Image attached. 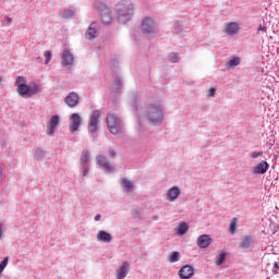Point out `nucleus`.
<instances>
[{"label": "nucleus", "instance_id": "10", "mask_svg": "<svg viewBox=\"0 0 279 279\" xmlns=\"http://www.w3.org/2000/svg\"><path fill=\"white\" fill-rule=\"evenodd\" d=\"M73 62H75L73 53H71V50L64 49L62 52V65L71 69V66H73Z\"/></svg>", "mask_w": 279, "mask_h": 279}, {"label": "nucleus", "instance_id": "11", "mask_svg": "<svg viewBox=\"0 0 279 279\" xmlns=\"http://www.w3.org/2000/svg\"><path fill=\"white\" fill-rule=\"evenodd\" d=\"M195 275V268L191 265H185L179 270V277L181 279H191Z\"/></svg>", "mask_w": 279, "mask_h": 279}, {"label": "nucleus", "instance_id": "6", "mask_svg": "<svg viewBox=\"0 0 279 279\" xmlns=\"http://www.w3.org/2000/svg\"><path fill=\"white\" fill-rule=\"evenodd\" d=\"M101 117L100 110H94L88 119L87 130L89 134H97L99 132V119Z\"/></svg>", "mask_w": 279, "mask_h": 279}, {"label": "nucleus", "instance_id": "31", "mask_svg": "<svg viewBox=\"0 0 279 279\" xmlns=\"http://www.w3.org/2000/svg\"><path fill=\"white\" fill-rule=\"evenodd\" d=\"M73 14H75V12H73V10L68 9L63 11V19H71V16H73Z\"/></svg>", "mask_w": 279, "mask_h": 279}, {"label": "nucleus", "instance_id": "20", "mask_svg": "<svg viewBox=\"0 0 279 279\" xmlns=\"http://www.w3.org/2000/svg\"><path fill=\"white\" fill-rule=\"evenodd\" d=\"M97 240L104 241V243H110V241H112V234H110L106 231H99L97 233Z\"/></svg>", "mask_w": 279, "mask_h": 279}, {"label": "nucleus", "instance_id": "2", "mask_svg": "<svg viewBox=\"0 0 279 279\" xmlns=\"http://www.w3.org/2000/svg\"><path fill=\"white\" fill-rule=\"evenodd\" d=\"M15 86H17L16 93L21 97H25L26 95L32 97V95H36V93H38V88H40L36 82H32L27 85V78L25 76H17L15 78Z\"/></svg>", "mask_w": 279, "mask_h": 279}, {"label": "nucleus", "instance_id": "17", "mask_svg": "<svg viewBox=\"0 0 279 279\" xmlns=\"http://www.w3.org/2000/svg\"><path fill=\"white\" fill-rule=\"evenodd\" d=\"M180 187L178 186H172L170 190L167 192V201L168 202H175L178 197H180Z\"/></svg>", "mask_w": 279, "mask_h": 279}, {"label": "nucleus", "instance_id": "25", "mask_svg": "<svg viewBox=\"0 0 279 279\" xmlns=\"http://www.w3.org/2000/svg\"><path fill=\"white\" fill-rule=\"evenodd\" d=\"M245 247L246 250H252L254 247V239L252 236L245 238Z\"/></svg>", "mask_w": 279, "mask_h": 279}, {"label": "nucleus", "instance_id": "39", "mask_svg": "<svg viewBox=\"0 0 279 279\" xmlns=\"http://www.w3.org/2000/svg\"><path fill=\"white\" fill-rule=\"evenodd\" d=\"M3 239V227L0 225V240Z\"/></svg>", "mask_w": 279, "mask_h": 279}, {"label": "nucleus", "instance_id": "18", "mask_svg": "<svg viewBox=\"0 0 279 279\" xmlns=\"http://www.w3.org/2000/svg\"><path fill=\"white\" fill-rule=\"evenodd\" d=\"M223 32L228 34V36H232L239 32V25L235 22L227 23L225 24Z\"/></svg>", "mask_w": 279, "mask_h": 279}, {"label": "nucleus", "instance_id": "1", "mask_svg": "<svg viewBox=\"0 0 279 279\" xmlns=\"http://www.w3.org/2000/svg\"><path fill=\"white\" fill-rule=\"evenodd\" d=\"M118 23L125 25V23L132 21L134 14V4L130 0H121L117 4Z\"/></svg>", "mask_w": 279, "mask_h": 279}, {"label": "nucleus", "instance_id": "32", "mask_svg": "<svg viewBox=\"0 0 279 279\" xmlns=\"http://www.w3.org/2000/svg\"><path fill=\"white\" fill-rule=\"evenodd\" d=\"M89 158H90V154L88 151H83L81 156L82 162H88Z\"/></svg>", "mask_w": 279, "mask_h": 279}, {"label": "nucleus", "instance_id": "3", "mask_svg": "<svg viewBox=\"0 0 279 279\" xmlns=\"http://www.w3.org/2000/svg\"><path fill=\"white\" fill-rule=\"evenodd\" d=\"M146 117L153 125H162V121H165V113H162V106L160 105V101L151 102L148 106Z\"/></svg>", "mask_w": 279, "mask_h": 279}, {"label": "nucleus", "instance_id": "38", "mask_svg": "<svg viewBox=\"0 0 279 279\" xmlns=\"http://www.w3.org/2000/svg\"><path fill=\"white\" fill-rule=\"evenodd\" d=\"M258 156H263V153H253L252 158H258Z\"/></svg>", "mask_w": 279, "mask_h": 279}, {"label": "nucleus", "instance_id": "30", "mask_svg": "<svg viewBox=\"0 0 279 279\" xmlns=\"http://www.w3.org/2000/svg\"><path fill=\"white\" fill-rule=\"evenodd\" d=\"M226 260V253H220L219 254V256H218V258H217V260H216V265H221V264H223V262Z\"/></svg>", "mask_w": 279, "mask_h": 279}, {"label": "nucleus", "instance_id": "43", "mask_svg": "<svg viewBox=\"0 0 279 279\" xmlns=\"http://www.w3.org/2000/svg\"><path fill=\"white\" fill-rule=\"evenodd\" d=\"M12 21V19H9L8 22L10 23Z\"/></svg>", "mask_w": 279, "mask_h": 279}, {"label": "nucleus", "instance_id": "40", "mask_svg": "<svg viewBox=\"0 0 279 279\" xmlns=\"http://www.w3.org/2000/svg\"><path fill=\"white\" fill-rule=\"evenodd\" d=\"M94 219H95V221H100L101 220V215H99V214L96 215Z\"/></svg>", "mask_w": 279, "mask_h": 279}, {"label": "nucleus", "instance_id": "26", "mask_svg": "<svg viewBox=\"0 0 279 279\" xmlns=\"http://www.w3.org/2000/svg\"><path fill=\"white\" fill-rule=\"evenodd\" d=\"M230 234H235L236 232V218H232L229 227Z\"/></svg>", "mask_w": 279, "mask_h": 279}, {"label": "nucleus", "instance_id": "15", "mask_svg": "<svg viewBox=\"0 0 279 279\" xmlns=\"http://www.w3.org/2000/svg\"><path fill=\"white\" fill-rule=\"evenodd\" d=\"M196 243L202 250H204L213 243V239L208 234H203L197 238Z\"/></svg>", "mask_w": 279, "mask_h": 279}, {"label": "nucleus", "instance_id": "12", "mask_svg": "<svg viewBox=\"0 0 279 279\" xmlns=\"http://www.w3.org/2000/svg\"><path fill=\"white\" fill-rule=\"evenodd\" d=\"M64 102L66 104V106H69V108H75V106H77V104H80V96L77 95V93L71 92L65 97Z\"/></svg>", "mask_w": 279, "mask_h": 279}, {"label": "nucleus", "instance_id": "28", "mask_svg": "<svg viewBox=\"0 0 279 279\" xmlns=\"http://www.w3.org/2000/svg\"><path fill=\"white\" fill-rule=\"evenodd\" d=\"M45 56V64H49V62H51V58L53 56V52H51V50L44 52Z\"/></svg>", "mask_w": 279, "mask_h": 279}, {"label": "nucleus", "instance_id": "16", "mask_svg": "<svg viewBox=\"0 0 279 279\" xmlns=\"http://www.w3.org/2000/svg\"><path fill=\"white\" fill-rule=\"evenodd\" d=\"M130 270V263L123 262L120 269L116 271L117 279H123L128 277V271Z\"/></svg>", "mask_w": 279, "mask_h": 279}, {"label": "nucleus", "instance_id": "22", "mask_svg": "<svg viewBox=\"0 0 279 279\" xmlns=\"http://www.w3.org/2000/svg\"><path fill=\"white\" fill-rule=\"evenodd\" d=\"M121 186L125 191V193H132V189H134V185L132 184V181H130L128 179L122 180Z\"/></svg>", "mask_w": 279, "mask_h": 279}, {"label": "nucleus", "instance_id": "34", "mask_svg": "<svg viewBox=\"0 0 279 279\" xmlns=\"http://www.w3.org/2000/svg\"><path fill=\"white\" fill-rule=\"evenodd\" d=\"M36 156H38L39 158H44L45 157V150L38 148L36 151H35Z\"/></svg>", "mask_w": 279, "mask_h": 279}, {"label": "nucleus", "instance_id": "8", "mask_svg": "<svg viewBox=\"0 0 279 279\" xmlns=\"http://www.w3.org/2000/svg\"><path fill=\"white\" fill-rule=\"evenodd\" d=\"M80 125H82V117H80V113H72L70 117V125L69 130L73 134L80 130Z\"/></svg>", "mask_w": 279, "mask_h": 279}, {"label": "nucleus", "instance_id": "7", "mask_svg": "<svg viewBox=\"0 0 279 279\" xmlns=\"http://www.w3.org/2000/svg\"><path fill=\"white\" fill-rule=\"evenodd\" d=\"M142 34H156V22L151 17H145L141 25Z\"/></svg>", "mask_w": 279, "mask_h": 279}, {"label": "nucleus", "instance_id": "4", "mask_svg": "<svg viewBox=\"0 0 279 279\" xmlns=\"http://www.w3.org/2000/svg\"><path fill=\"white\" fill-rule=\"evenodd\" d=\"M106 121L107 128L111 134H121V119H119V114L116 111L108 112Z\"/></svg>", "mask_w": 279, "mask_h": 279}, {"label": "nucleus", "instance_id": "36", "mask_svg": "<svg viewBox=\"0 0 279 279\" xmlns=\"http://www.w3.org/2000/svg\"><path fill=\"white\" fill-rule=\"evenodd\" d=\"M215 93H217V89H215V87H210L208 90V97H215Z\"/></svg>", "mask_w": 279, "mask_h": 279}, {"label": "nucleus", "instance_id": "41", "mask_svg": "<svg viewBox=\"0 0 279 279\" xmlns=\"http://www.w3.org/2000/svg\"><path fill=\"white\" fill-rule=\"evenodd\" d=\"M109 156H110V158H114L116 153H114L113 150H111V151L109 153Z\"/></svg>", "mask_w": 279, "mask_h": 279}, {"label": "nucleus", "instance_id": "21", "mask_svg": "<svg viewBox=\"0 0 279 279\" xmlns=\"http://www.w3.org/2000/svg\"><path fill=\"white\" fill-rule=\"evenodd\" d=\"M177 234L180 236L186 234L189 232V223L186 222H180L178 228L175 229Z\"/></svg>", "mask_w": 279, "mask_h": 279}, {"label": "nucleus", "instance_id": "14", "mask_svg": "<svg viewBox=\"0 0 279 279\" xmlns=\"http://www.w3.org/2000/svg\"><path fill=\"white\" fill-rule=\"evenodd\" d=\"M269 170V163L267 161H260L257 166L253 168V173L255 175H265V172Z\"/></svg>", "mask_w": 279, "mask_h": 279}, {"label": "nucleus", "instance_id": "33", "mask_svg": "<svg viewBox=\"0 0 279 279\" xmlns=\"http://www.w3.org/2000/svg\"><path fill=\"white\" fill-rule=\"evenodd\" d=\"M8 267V257H5L1 263H0V274L3 272V269Z\"/></svg>", "mask_w": 279, "mask_h": 279}, {"label": "nucleus", "instance_id": "19", "mask_svg": "<svg viewBox=\"0 0 279 279\" xmlns=\"http://www.w3.org/2000/svg\"><path fill=\"white\" fill-rule=\"evenodd\" d=\"M95 25H96V23L93 22L85 33V37L87 40H95V38H97L98 32H97V27H95Z\"/></svg>", "mask_w": 279, "mask_h": 279}, {"label": "nucleus", "instance_id": "29", "mask_svg": "<svg viewBox=\"0 0 279 279\" xmlns=\"http://www.w3.org/2000/svg\"><path fill=\"white\" fill-rule=\"evenodd\" d=\"M123 86V83L121 82V78H116L113 83L114 90H121Z\"/></svg>", "mask_w": 279, "mask_h": 279}, {"label": "nucleus", "instance_id": "24", "mask_svg": "<svg viewBox=\"0 0 279 279\" xmlns=\"http://www.w3.org/2000/svg\"><path fill=\"white\" fill-rule=\"evenodd\" d=\"M178 260H180V252H172L168 256V262L169 263H178Z\"/></svg>", "mask_w": 279, "mask_h": 279}, {"label": "nucleus", "instance_id": "27", "mask_svg": "<svg viewBox=\"0 0 279 279\" xmlns=\"http://www.w3.org/2000/svg\"><path fill=\"white\" fill-rule=\"evenodd\" d=\"M169 62L175 63L180 62V57L175 52H171L168 57Z\"/></svg>", "mask_w": 279, "mask_h": 279}, {"label": "nucleus", "instance_id": "9", "mask_svg": "<svg viewBox=\"0 0 279 279\" xmlns=\"http://www.w3.org/2000/svg\"><path fill=\"white\" fill-rule=\"evenodd\" d=\"M60 125V116L56 114L50 118V121L47 123V131L46 134L48 136H53L56 133V128Z\"/></svg>", "mask_w": 279, "mask_h": 279}, {"label": "nucleus", "instance_id": "23", "mask_svg": "<svg viewBox=\"0 0 279 279\" xmlns=\"http://www.w3.org/2000/svg\"><path fill=\"white\" fill-rule=\"evenodd\" d=\"M241 64V58L239 57H233L231 60H229L226 63L227 69H234V66H239Z\"/></svg>", "mask_w": 279, "mask_h": 279}, {"label": "nucleus", "instance_id": "35", "mask_svg": "<svg viewBox=\"0 0 279 279\" xmlns=\"http://www.w3.org/2000/svg\"><path fill=\"white\" fill-rule=\"evenodd\" d=\"M278 270H279V263L275 262L272 267V274H278Z\"/></svg>", "mask_w": 279, "mask_h": 279}, {"label": "nucleus", "instance_id": "5", "mask_svg": "<svg viewBox=\"0 0 279 279\" xmlns=\"http://www.w3.org/2000/svg\"><path fill=\"white\" fill-rule=\"evenodd\" d=\"M96 10L99 12L102 25H110L112 23V11L108 5L101 2L96 3Z\"/></svg>", "mask_w": 279, "mask_h": 279}, {"label": "nucleus", "instance_id": "37", "mask_svg": "<svg viewBox=\"0 0 279 279\" xmlns=\"http://www.w3.org/2000/svg\"><path fill=\"white\" fill-rule=\"evenodd\" d=\"M257 32H267V27L259 25V27L257 28Z\"/></svg>", "mask_w": 279, "mask_h": 279}, {"label": "nucleus", "instance_id": "13", "mask_svg": "<svg viewBox=\"0 0 279 279\" xmlns=\"http://www.w3.org/2000/svg\"><path fill=\"white\" fill-rule=\"evenodd\" d=\"M96 162L97 165H99V167H102L105 171H108L109 173H112V171H114V167H112L110 162H108V159L105 156L100 155L96 157Z\"/></svg>", "mask_w": 279, "mask_h": 279}, {"label": "nucleus", "instance_id": "42", "mask_svg": "<svg viewBox=\"0 0 279 279\" xmlns=\"http://www.w3.org/2000/svg\"><path fill=\"white\" fill-rule=\"evenodd\" d=\"M84 178H86V175H88V169H85L83 172Z\"/></svg>", "mask_w": 279, "mask_h": 279}]
</instances>
